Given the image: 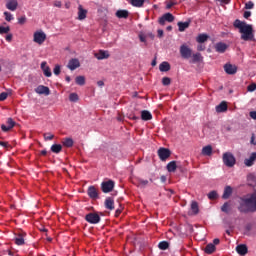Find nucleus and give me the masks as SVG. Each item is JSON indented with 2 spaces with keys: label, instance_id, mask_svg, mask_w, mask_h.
I'll use <instances>...</instances> for the list:
<instances>
[{
  "label": "nucleus",
  "instance_id": "obj_1",
  "mask_svg": "<svg viewBox=\"0 0 256 256\" xmlns=\"http://www.w3.org/2000/svg\"><path fill=\"white\" fill-rule=\"evenodd\" d=\"M233 25L235 29H239L242 41H253V39L255 38V35L253 34V26L246 24L239 19H236Z\"/></svg>",
  "mask_w": 256,
  "mask_h": 256
},
{
  "label": "nucleus",
  "instance_id": "obj_2",
  "mask_svg": "<svg viewBox=\"0 0 256 256\" xmlns=\"http://www.w3.org/2000/svg\"><path fill=\"white\" fill-rule=\"evenodd\" d=\"M238 210L240 213H255L256 212V192L252 193L250 197L244 198Z\"/></svg>",
  "mask_w": 256,
  "mask_h": 256
},
{
  "label": "nucleus",
  "instance_id": "obj_3",
  "mask_svg": "<svg viewBox=\"0 0 256 256\" xmlns=\"http://www.w3.org/2000/svg\"><path fill=\"white\" fill-rule=\"evenodd\" d=\"M222 159L226 167H235V163H237L235 156L231 152L224 153Z\"/></svg>",
  "mask_w": 256,
  "mask_h": 256
},
{
  "label": "nucleus",
  "instance_id": "obj_4",
  "mask_svg": "<svg viewBox=\"0 0 256 256\" xmlns=\"http://www.w3.org/2000/svg\"><path fill=\"white\" fill-rule=\"evenodd\" d=\"M85 221L90 225H97V223H101V216L95 212H90L85 216Z\"/></svg>",
  "mask_w": 256,
  "mask_h": 256
},
{
  "label": "nucleus",
  "instance_id": "obj_5",
  "mask_svg": "<svg viewBox=\"0 0 256 256\" xmlns=\"http://www.w3.org/2000/svg\"><path fill=\"white\" fill-rule=\"evenodd\" d=\"M46 39H47V34H45V32L43 31H36L33 35V41L38 45H43Z\"/></svg>",
  "mask_w": 256,
  "mask_h": 256
},
{
  "label": "nucleus",
  "instance_id": "obj_6",
  "mask_svg": "<svg viewBox=\"0 0 256 256\" xmlns=\"http://www.w3.org/2000/svg\"><path fill=\"white\" fill-rule=\"evenodd\" d=\"M113 189H115V181L107 180V181H103L101 183V190L104 193H111V191H113Z\"/></svg>",
  "mask_w": 256,
  "mask_h": 256
},
{
  "label": "nucleus",
  "instance_id": "obj_7",
  "mask_svg": "<svg viewBox=\"0 0 256 256\" xmlns=\"http://www.w3.org/2000/svg\"><path fill=\"white\" fill-rule=\"evenodd\" d=\"M180 55L183 59H189L193 55V50H191L189 46L183 44L182 46H180Z\"/></svg>",
  "mask_w": 256,
  "mask_h": 256
},
{
  "label": "nucleus",
  "instance_id": "obj_8",
  "mask_svg": "<svg viewBox=\"0 0 256 256\" xmlns=\"http://www.w3.org/2000/svg\"><path fill=\"white\" fill-rule=\"evenodd\" d=\"M158 157L161 161H167L171 157V150L167 148H160L158 150Z\"/></svg>",
  "mask_w": 256,
  "mask_h": 256
},
{
  "label": "nucleus",
  "instance_id": "obj_9",
  "mask_svg": "<svg viewBox=\"0 0 256 256\" xmlns=\"http://www.w3.org/2000/svg\"><path fill=\"white\" fill-rule=\"evenodd\" d=\"M16 124L17 123L13 120V118H8L6 121V125H1V129L4 133H7L8 131H11Z\"/></svg>",
  "mask_w": 256,
  "mask_h": 256
},
{
  "label": "nucleus",
  "instance_id": "obj_10",
  "mask_svg": "<svg viewBox=\"0 0 256 256\" xmlns=\"http://www.w3.org/2000/svg\"><path fill=\"white\" fill-rule=\"evenodd\" d=\"M87 195L90 197V199L97 200L99 198V190H97L95 186H89Z\"/></svg>",
  "mask_w": 256,
  "mask_h": 256
},
{
  "label": "nucleus",
  "instance_id": "obj_11",
  "mask_svg": "<svg viewBox=\"0 0 256 256\" xmlns=\"http://www.w3.org/2000/svg\"><path fill=\"white\" fill-rule=\"evenodd\" d=\"M67 67L70 71H75V69H79V67H81V62H79V59L77 58H72L69 60Z\"/></svg>",
  "mask_w": 256,
  "mask_h": 256
},
{
  "label": "nucleus",
  "instance_id": "obj_12",
  "mask_svg": "<svg viewBox=\"0 0 256 256\" xmlns=\"http://www.w3.org/2000/svg\"><path fill=\"white\" fill-rule=\"evenodd\" d=\"M165 21L168 23H173L175 21V16H173L171 13H166L159 19L160 25H165Z\"/></svg>",
  "mask_w": 256,
  "mask_h": 256
},
{
  "label": "nucleus",
  "instance_id": "obj_13",
  "mask_svg": "<svg viewBox=\"0 0 256 256\" xmlns=\"http://www.w3.org/2000/svg\"><path fill=\"white\" fill-rule=\"evenodd\" d=\"M35 93L38 95H51V90L47 86L39 85L37 88H35Z\"/></svg>",
  "mask_w": 256,
  "mask_h": 256
},
{
  "label": "nucleus",
  "instance_id": "obj_14",
  "mask_svg": "<svg viewBox=\"0 0 256 256\" xmlns=\"http://www.w3.org/2000/svg\"><path fill=\"white\" fill-rule=\"evenodd\" d=\"M224 71L227 75H235V73H237V66L231 63H226L224 65Z\"/></svg>",
  "mask_w": 256,
  "mask_h": 256
},
{
  "label": "nucleus",
  "instance_id": "obj_15",
  "mask_svg": "<svg viewBox=\"0 0 256 256\" xmlns=\"http://www.w3.org/2000/svg\"><path fill=\"white\" fill-rule=\"evenodd\" d=\"M17 7H19L17 0H7L6 9H9V11H17Z\"/></svg>",
  "mask_w": 256,
  "mask_h": 256
},
{
  "label": "nucleus",
  "instance_id": "obj_16",
  "mask_svg": "<svg viewBox=\"0 0 256 256\" xmlns=\"http://www.w3.org/2000/svg\"><path fill=\"white\" fill-rule=\"evenodd\" d=\"M95 57L98 59V61H101L103 59H109L110 54L109 51L100 50L99 52L95 53Z\"/></svg>",
  "mask_w": 256,
  "mask_h": 256
},
{
  "label": "nucleus",
  "instance_id": "obj_17",
  "mask_svg": "<svg viewBox=\"0 0 256 256\" xmlns=\"http://www.w3.org/2000/svg\"><path fill=\"white\" fill-rule=\"evenodd\" d=\"M249 249L247 248V245L245 244H240L236 247V252L238 255L245 256L247 255Z\"/></svg>",
  "mask_w": 256,
  "mask_h": 256
},
{
  "label": "nucleus",
  "instance_id": "obj_18",
  "mask_svg": "<svg viewBox=\"0 0 256 256\" xmlns=\"http://www.w3.org/2000/svg\"><path fill=\"white\" fill-rule=\"evenodd\" d=\"M227 44L223 42H218L215 44V51L217 53H225L227 51Z\"/></svg>",
  "mask_w": 256,
  "mask_h": 256
},
{
  "label": "nucleus",
  "instance_id": "obj_19",
  "mask_svg": "<svg viewBox=\"0 0 256 256\" xmlns=\"http://www.w3.org/2000/svg\"><path fill=\"white\" fill-rule=\"evenodd\" d=\"M104 205L109 211H113L115 209V200H113L111 197H108L106 198Z\"/></svg>",
  "mask_w": 256,
  "mask_h": 256
},
{
  "label": "nucleus",
  "instance_id": "obj_20",
  "mask_svg": "<svg viewBox=\"0 0 256 256\" xmlns=\"http://www.w3.org/2000/svg\"><path fill=\"white\" fill-rule=\"evenodd\" d=\"M256 160V152H253L249 158L244 160V164L246 167H253V163H255Z\"/></svg>",
  "mask_w": 256,
  "mask_h": 256
},
{
  "label": "nucleus",
  "instance_id": "obj_21",
  "mask_svg": "<svg viewBox=\"0 0 256 256\" xmlns=\"http://www.w3.org/2000/svg\"><path fill=\"white\" fill-rule=\"evenodd\" d=\"M26 236H27V233L25 232L19 233L18 236L15 238L16 245H25Z\"/></svg>",
  "mask_w": 256,
  "mask_h": 256
},
{
  "label": "nucleus",
  "instance_id": "obj_22",
  "mask_svg": "<svg viewBox=\"0 0 256 256\" xmlns=\"http://www.w3.org/2000/svg\"><path fill=\"white\" fill-rule=\"evenodd\" d=\"M177 25L178 31H180V33H183V31L189 29V26L191 25V20H188L186 22H178Z\"/></svg>",
  "mask_w": 256,
  "mask_h": 256
},
{
  "label": "nucleus",
  "instance_id": "obj_23",
  "mask_svg": "<svg viewBox=\"0 0 256 256\" xmlns=\"http://www.w3.org/2000/svg\"><path fill=\"white\" fill-rule=\"evenodd\" d=\"M87 18V10L83 8L82 5L78 6V19L83 21V19Z\"/></svg>",
  "mask_w": 256,
  "mask_h": 256
},
{
  "label": "nucleus",
  "instance_id": "obj_24",
  "mask_svg": "<svg viewBox=\"0 0 256 256\" xmlns=\"http://www.w3.org/2000/svg\"><path fill=\"white\" fill-rule=\"evenodd\" d=\"M227 109H228L227 102L222 101L219 105L216 106V113H225Z\"/></svg>",
  "mask_w": 256,
  "mask_h": 256
},
{
  "label": "nucleus",
  "instance_id": "obj_25",
  "mask_svg": "<svg viewBox=\"0 0 256 256\" xmlns=\"http://www.w3.org/2000/svg\"><path fill=\"white\" fill-rule=\"evenodd\" d=\"M141 119L142 121H151V119H153V115L151 114V112L143 110L141 111Z\"/></svg>",
  "mask_w": 256,
  "mask_h": 256
},
{
  "label": "nucleus",
  "instance_id": "obj_26",
  "mask_svg": "<svg viewBox=\"0 0 256 256\" xmlns=\"http://www.w3.org/2000/svg\"><path fill=\"white\" fill-rule=\"evenodd\" d=\"M233 195V188L231 186H226L222 195V199H229Z\"/></svg>",
  "mask_w": 256,
  "mask_h": 256
},
{
  "label": "nucleus",
  "instance_id": "obj_27",
  "mask_svg": "<svg viewBox=\"0 0 256 256\" xmlns=\"http://www.w3.org/2000/svg\"><path fill=\"white\" fill-rule=\"evenodd\" d=\"M159 69L162 73H167V71H171V64L164 61L159 65Z\"/></svg>",
  "mask_w": 256,
  "mask_h": 256
},
{
  "label": "nucleus",
  "instance_id": "obj_28",
  "mask_svg": "<svg viewBox=\"0 0 256 256\" xmlns=\"http://www.w3.org/2000/svg\"><path fill=\"white\" fill-rule=\"evenodd\" d=\"M168 173H175L177 171V162L171 161L166 166Z\"/></svg>",
  "mask_w": 256,
  "mask_h": 256
},
{
  "label": "nucleus",
  "instance_id": "obj_29",
  "mask_svg": "<svg viewBox=\"0 0 256 256\" xmlns=\"http://www.w3.org/2000/svg\"><path fill=\"white\" fill-rule=\"evenodd\" d=\"M216 249H217V248L215 247V244L209 243V244L205 247L204 251H205V253H206L207 255H212V253H215Z\"/></svg>",
  "mask_w": 256,
  "mask_h": 256
},
{
  "label": "nucleus",
  "instance_id": "obj_30",
  "mask_svg": "<svg viewBox=\"0 0 256 256\" xmlns=\"http://www.w3.org/2000/svg\"><path fill=\"white\" fill-rule=\"evenodd\" d=\"M202 155H206L207 157H211V155H213V147H211V145L203 147L202 148Z\"/></svg>",
  "mask_w": 256,
  "mask_h": 256
},
{
  "label": "nucleus",
  "instance_id": "obj_31",
  "mask_svg": "<svg viewBox=\"0 0 256 256\" xmlns=\"http://www.w3.org/2000/svg\"><path fill=\"white\" fill-rule=\"evenodd\" d=\"M116 17H118V19H127V17H129V11H127V10H118L116 12Z\"/></svg>",
  "mask_w": 256,
  "mask_h": 256
},
{
  "label": "nucleus",
  "instance_id": "obj_32",
  "mask_svg": "<svg viewBox=\"0 0 256 256\" xmlns=\"http://www.w3.org/2000/svg\"><path fill=\"white\" fill-rule=\"evenodd\" d=\"M209 39V35L207 34H199L196 38L197 43L203 44Z\"/></svg>",
  "mask_w": 256,
  "mask_h": 256
},
{
  "label": "nucleus",
  "instance_id": "obj_33",
  "mask_svg": "<svg viewBox=\"0 0 256 256\" xmlns=\"http://www.w3.org/2000/svg\"><path fill=\"white\" fill-rule=\"evenodd\" d=\"M63 150V146L61 144H54L51 146V151L52 153H61V151Z\"/></svg>",
  "mask_w": 256,
  "mask_h": 256
},
{
  "label": "nucleus",
  "instance_id": "obj_34",
  "mask_svg": "<svg viewBox=\"0 0 256 256\" xmlns=\"http://www.w3.org/2000/svg\"><path fill=\"white\" fill-rule=\"evenodd\" d=\"M130 4L133 7H143V5H145V0H130Z\"/></svg>",
  "mask_w": 256,
  "mask_h": 256
},
{
  "label": "nucleus",
  "instance_id": "obj_35",
  "mask_svg": "<svg viewBox=\"0 0 256 256\" xmlns=\"http://www.w3.org/2000/svg\"><path fill=\"white\" fill-rule=\"evenodd\" d=\"M191 211L194 215H197V213H199V204L197 202L193 201L191 203Z\"/></svg>",
  "mask_w": 256,
  "mask_h": 256
},
{
  "label": "nucleus",
  "instance_id": "obj_36",
  "mask_svg": "<svg viewBox=\"0 0 256 256\" xmlns=\"http://www.w3.org/2000/svg\"><path fill=\"white\" fill-rule=\"evenodd\" d=\"M73 140L71 138H64L62 141V144L64 145V147H72L73 146Z\"/></svg>",
  "mask_w": 256,
  "mask_h": 256
},
{
  "label": "nucleus",
  "instance_id": "obj_37",
  "mask_svg": "<svg viewBox=\"0 0 256 256\" xmlns=\"http://www.w3.org/2000/svg\"><path fill=\"white\" fill-rule=\"evenodd\" d=\"M75 83L76 85H80V86L85 85V76H77L75 78Z\"/></svg>",
  "mask_w": 256,
  "mask_h": 256
},
{
  "label": "nucleus",
  "instance_id": "obj_38",
  "mask_svg": "<svg viewBox=\"0 0 256 256\" xmlns=\"http://www.w3.org/2000/svg\"><path fill=\"white\" fill-rule=\"evenodd\" d=\"M158 247L161 251H167V248L169 247V242L167 241H161L159 244H158Z\"/></svg>",
  "mask_w": 256,
  "mask_h": 256
},
{
  "label": "nucleus",
  "instance_id": "obj_39",
  "mask_svg": "<svg viewBox=\"0 0 256 256\" xmlns=\"http://www.w3.org/2000/svg\"><path fill=\"white\" fill-rule=\"evenodd\" d=\"M221 211L223 213H229V211H231V204H229V202H225L221 207Z\"/></svg>",
  "mask_w": 256,
  "mask_h": 256
},
{
  "label": "nucleus",
  "instance_id": "obj_40",
  "mask_svg": "<svg viewBox=\"0 0 256 256\" xmlns=\"http://www.w3.org/2000/svg\"><path fill=\"white\" fill-rule=\"evenodd\" d=\"M69 101L72 103H77V101H79V95L77 93H71L69 95Z\"/></svg>",
  "mask_w": 256,
  "mask_h": 256
},
{
  "label": "nucleus",
  "instance_id": "obj_41",
  "mask_svg": "<svg viewBox=\"0 0 256 256\" xmlns=\"http://www.w3.org/2000/svg\"><path fill=\"white\" fill-rule=\"evenodd\" d=\"M217 197H219V194H217V191L213 190L208 194V199H210V201H215V199H217Z\"/></svg>",
  "mask_w": 256,
  "mask_h": 256
},
{
  "label": "nucleus",
  "instance_id": "obj_42",
  "mask_svg": "<svg viewBox=\"0 0 256 256\" xmlns=\"http://www.w3.org/2000/svg\"><path fill=\"white\" fill-rule=\"evenodd\" d=\"M201 53H196L192 55V63H199L201 61Z\"/></svg>",
  "mask_w": 256,
  "mask_h": 256
},
{
  "label": "nucleus",
  "instance_id": "obj_43",
  "mask_svg": "<svg viewBox=\"0 0 256 256\" xmlns=\"http://www.w3.org/2000/svg\"><path fill=\"white\" fill-rule=\"evenodd\" d=\"M9 31H11V28L9 26H0V35H6L7 33H9Z\"/></svg>",
  "mask_w": 256,
  "mask_h": 256
},
{
  "label": "nucleus",
  "instance_id": "obj_44",
  "mask_svg": "<svg viewBox=\"0 0 256 256\" xmlns=\"http://www.w3.org/2000/svg\"><path fill=\"white\" fill-rule=\"evenodd\" d=\"M43 137H44L45 141H53V139H55V135H53L51 133H44Z\"/></svg>",
  "mask_w": 256,
  "mask_h": 256
},
{
  "label": "nucleus",
  "instance_id": "obj_45",
  "mask_svg": "<svg viewBox=\"0 0 256 256\" xmlns=\"http://www.w3.org/2000/svg\"><path fill=\"white\" fill-rule=\"evenodd\" d=\"M162 85H164L165 87L171 85V78H169V77H163V78H162Z\"/></svg>",
  "mask_w": 256,
  "mask_h": 256
},
{
  "label": "nucleus",
  "instance_id": "obj_46",
  "mask_svg": "<svg viewBox=\"0 0 256 256\" xmlns=\"http://www.w3.org/2000/svg\"><path fill=\"white\" fill-rule=\"evenodd\" d=\"M138 185H139V187H147V185H149V180L139 179Z\"/></svg>",
  "mask_w": 256,
  "mask_h": 256
},
{
  "label": "nucleus",
  "instance_id": "obj_47",
  "mask_svg": "<svg viewBox=\"0 0 256 256\" xmlns=\"http://www.w3.org/2000/svg\"><path fill=\"white\" fill-rule=\"evenodd\" d=\"M42 71H43L45 77H51L52 73H51V68H49V66L46 67V68H45L44 70H42Z\"/></svg>",
  "mask_w": 256,
  "mask_h": 256
},
{
  "label": "nucleus",
  "instance_id": "obj_48",
  "mask_svg": "<svg viewBox=\"0 0 256 256\" xmlns=\"http://www.w3.org/2000/svg\"><path fill=\"white\" fill-rule=\"evenodd\" d=\"M256 90V84L255 83H252L250 85H248L247 87V91H249V93H253V91Z\"/></svg>",
  "mask_w": 256,
  "mask_h": 256
},
{
  "label": "nucleus",
  "instance_id": "obj_49",
  "mask_svg": "<svg viewBox=\"0 0 256 256\" xmlns=\"http://www.w3.org/2000/svg\"><path fill=\"white\" fill-rule=\"evenodd\" d=\"M18 23H19V25H25V23H27V17L22 16V17L18 18Z\"/></svg>",
  "mask_w": 256,
  "mask_h": 256
},
{
  "label": "nucleus",
  "instance_id": "obj_50",
  "mask_svg": "<svg viewBox=\"0 0 256 256\" xmlns=\"http://www.w3.org/2000/svg\"><path fill=\"white\" fill-rule=\"evenodd\" d=\"M4 17L7 21H13V15L9 12H4Z\"/></svg>",
  "mask_w": 256,
  "mask_h": 256
},
{
  "label": "nucleus",
  "instance_id": "obj_51",
  "mask_svg": "<svg viewBox=\"0 0 256 256\" xmlns=\"http://www.w3.org/2000/svg\"><path fill=\"white\" fill-rule=\"evenodd\" d=\"M53 72H54V75H60V74H61V66L56 65V66L54 67Z\"/></svg>",
  "mask_w": 256,
  "mask_h": 256
},
{
  "label": "nucleus",
  "instance_id": "obj_52",
  "mask_svg": "<svg viewBox=\"0 0 256 256\" xmlns=\"http://www.w3.org/2000/svg\"><path fill=\"white\" fill-rule=\"evenodd\" d=\"M253 7H255V4L253 3V1H248L245 4V9H253Z\"/></svg>",
  "mask_w": 256,
  "mask_h": 256
},
{
  "label": "nucleus",
  "instance_id": "obj_53",
  "mask_svg": "<svg viewBox=\"0 0 256 256\" xmlns=\"http://www.w3.org/2000/svg\"><path fill=\"white\" fill-rule=\"evenodd\" d=\"M8 96L9 94H7V92H2L0 94V101H5V99H7Z\"/></svg>",
  "mask_w": 256,
  "mask_h": 256
},
{
  "label": "nucleus",
  "instance_id": "obj_54",
  "mask_svg": "<svg viewBox=\"0 0 256 256\" xmlns=\"http://www.w3.org/2000/svg\"><path fill=\"white\" fill-rule=\"evenodd\" d=\"M205 45H203V44H199L198 46H197V51H205Z\"/></svg>",
  "mask_w": 256,
  "mask_h": 256
},
{
  "label": "nucleus",
  "instance_id": "obj_55",
  "mask_svg": "<svg viewBox=\"0 0 256 256\" xmlns=\"http://www.w3.org/2000/svg\"><path fill=\"white\" fill-rule=\"evenodd\" d=\"M251 17V11H245L244 12V18L249 19Z\"/></svg>",
  "mask_w": 256,
  "mask_h": 256
},
{
  "label": "nucleus",
  "instance_id": "obj_56",
  "mask_svg": "<svg viewBox=\"0 0 256 256\" xmlns=\"http://www.w3.org/2000/svg\"><path fill=\"white\" fill-rule=\"evenodd\" d=\"M249 116L251 117V119L256 120V111H251V112L249 113Z\"/></svg>",
  "mask_w": 256,
  "mask_h": 256
},
{
  "label": "nucleus",
  "instance_id": "obj_57",
  "mask_svg": "<svg viewBox=\"0 0 256 256\" xmlns=\"http://www.w3.org/2000/svg\"><path fill=\"white\" fill-rule=\"evenodd\" d=\"M12 40H13V34H8L6 36V41H8V43H10V41H12Z\"/></svg>",
  "mask_w": 256,
  "mask_h": 256
},
{
  "label": "nucleus",
  "instance_id": "obj_58",
  "mask_svg": "<svg viewBox=\"0 0 256 256\" xmlns=\"http://www.w3.org/2000/svg\"><path fill=\"white\" fill-rule=\"evenodd\" d=\"M250 143H251L252 145H256L255 134H252Z\"/></svg>",
  "mask_w": 256,
  "mask_h": 256
},
{
  "label": "nucleus",
  "instance_id": "obj_59",
  "mask_svg": "<svg viewBox=\"0 0 256 256\" xmlns=\"http://www.w3.org/2000/svg\"><path fill=\"white\" fill-rule=\"evenodd\" d=\"M0 145H1V147H5V148L9 147V143L8 142L0 141Z\"/></svg>",
  "mask_w": 256,
  "mask_h": 256
},
{
  "label": "nucleus",
  "instance_id": "obj_60",
  "mask_svg": "<svg viewBox=\"0 0 256 256\" xmlns=\"http://www.w3.org/2000/svg\"><path fill=\"white\" fill-rule=\"evenodd\" d=\"M219 243H221V240H219V238H215L214 240H213V244L212 245H219Z\"/></svg>",
  "mask_w": 256,
  "mask_h": 256
},
{
  "label": "nucleus",
  "instance_id": "obj_61",
  "mask_svg": "<svg viewBox=\"0 0 256 256\" xmlns=\"http://www.w3.org/2000/svg\"><path fill=\"white\" fill-rule=\"evenodd\" d=\"M61 5H62L61 1H55L54 2V7L61 8Z\"/></svg>",
  "mask_w": 256,
  "mask_h": 256
},
{
  "label": "nucleus",
  "instance_id": "obj_62",
  "mask_svg": "<svg viewBox=\"0 0 256 256\" xmlns=\"http://www.w3.org/2000/svg\"><path fill=\"white\" fill-rule=\"evenodd\" d=\"M47 67H49V66H47V62H42L41 63V69H42V71L45 69V68H47Z\"/></svg>",
  "mask_w": 256,
  "mask_h": 256
},
{
  "label": "nucleus",
  "instance_id": "obj_63",
  "mask_svg": "<svg viewBox=\"0 0 256 256\" xmlns=\"http://www.w3.org/2000/svg\"><path fill=\"white\" fill-rule=\"evenodd\" d=\"M175 5L174 2H170L169 4H167V9H171V7H173Z\"/></svg>",
  "mask_w": 256,
  "mask_h": 256
},
{
  "label": "nucleus",
  "instance_id": "obj_64",
  "mask_svg": "<svg viewBox=\"0 0 256 256\" xmlns=\"http://www.w3.org/2000/svg\"><path fill=\"white\" fill-rule=\"evenodd\" d=\"M163 35H164V32H163V30H158V37H163Z\"/></svg>",
  "mask_w": 256,
  "mask_h": 256
}]
</instances>
